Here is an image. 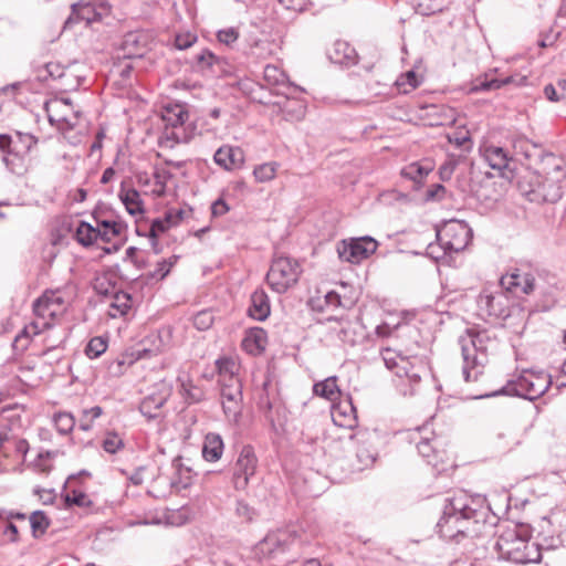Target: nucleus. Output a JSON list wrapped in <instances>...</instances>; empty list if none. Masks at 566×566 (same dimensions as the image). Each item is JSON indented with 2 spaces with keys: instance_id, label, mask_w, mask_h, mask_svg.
Instances as JSON below:
<instances>
[{
  "instance_id": "79ce46f5",
  "label": "nucleus",
  "mask_w": 566,
  "mask_h": 566,
  "mask_svg": "<svg viewBox=\"0 0 566 566\" xmlns=\"http://www.w3.org/2000/svg\"><path fill=\"white\" fill-rule=\"evenodd\" d=\"M144 343H149L150 346L138 350L137 358L139 359L157 356L165 350V344L159 334L149 335Z\"/></svg>"
},
{
  "instance_id": "5701e85b",
  "label": "nucleus",
  "mask_w": 566,
  "mask_h": 566,
  "mask_svg": "<svg viewBox=\"0 0 566 566\" xmlns=\"http://www.w3.org/2000/svg\"><path fill=\"white\" fill-rule=\"evenodd\" d=\"M480 154L488 165L500 172L509 167L512 157L506 149L494 144H484L480 147Z\"/></svg>"
},
{
  "instance_id": "37998d69",
  "label": "nucleus",
  "mask_w": 566,
  "mask_h": 566,
  "mask_svg": "<svg viewBox=\"0 0 566 566\" xmlns=\"http://www.w3.org/2000/svg\"><path fill=\"white\" fill-rule=\"evenodd\" d=\"M50 422L55 427L60 434L70 433L75 426V419L72 413L64 411L54 413Z\"/></svg>"
},
{
  "instance_id": "f03ea898",
  "label": "nucleus",
  "mask_w": 566,
  "mask_h": 566,
  "mask_svg": "<svg viewBox=\"0 0 566 566\" xmlns=\"http://www.w3.org/2000/svg\"><path fill=\"white\" fill-rule=\"evenodd\" d=\"M489 515L490 509L485 504V499L459 491L447 500L437 527L440 535L447 539H455L459 536L475 537L484 533Z\"/></svg>"
},
{
  "instance_id": "a18cd8bd",
  "label": "nucleus",
  "mask_w": 566,
  "mask_h": 566,
  "mask_svg": "<svg viewBox=\"0 0 566 566\" xmlns=\"http://www.w3.org/2000/svg\"><path fill=\"white\" fill-rule=\"evenodd\" d=\"M113 275L109 273H99L93 280V289L101 295H112L115 293V283Z\"/></svg>"
},
{
  "instance_id": "cd10ccee",
  "label": "nucleus",
  "mask_w": 566,
  "mask_h": 566,
  "mask_svg": "<svg viewBox=\"0 0 566 566\" xmlns=\"http://www.w3.org/2000/svg\"><path fill=\"white\" fill-rule=\"evenodd\" d=\"M96 229L98 239L111 242L113 239L122 237L126 232L127 226L118 219H96Z\"/></svg>"
},
{
  "instance_id": "72a5a7b5",
  "label": "nucleus",
  "mask_w": 566,
  "mask_h": 566,
  "mask_svg": "<svg viewBox=\"0 0 566 566\" xmlns=\"http://www.w3.org/2000/svg\"><path fill=\"white\" fill-rule=\"evenodd\" d=\"M169 474L172 476L176 491L187 489L192 483L191 470L187 467H184L181 459L179 458L172 460Z\"/></svg>"
},
{
  "instance_id": "4468645a",
  "label": "nucleus",
  "mask_w": 566,
  "mask_h": 566,
  "mask_svg": "<svg viewBox=\"0 0 566 566\" xmlns=\"http://www.w3.org/2000/svg\"><path fill=\"white\" fill-rule=\"evenodd\" d=\"M377 434L374 431L363 429L349 436L350 448L355 451L359 469H366L374 464L377 457L375 441Z\"/></svg>"
},
{
  "instance_id": "f704fd0d",
  "label": "nucleus",
  "mask_w": 566,
  "mask_h": 566,
  "mask_svg": "<svg viewBox=\"0 0 566 566\" xmlns=\"http://www.w3.org/2000/svg\"><path fill=\"white\" fill-rule=\"evenodd\" d=\"M331 415L338 427L352 428L356 422L355 409L350 402L333 405Z\"/></svg>"
},
{
  "instance_id": "473e14b6",
  "label": "nucleus",
  "mask_w": 566,
  "mask_h": 566,
  "mask_svg": "<svg viewBox=\"0 0 566 566\" xmlns=\"http://www.w3.org/2000/svg\"><path fill=\"white\" fill-rule=\"evenodd\" d=\"M223 440L220 434L210 432L205 437L202 457L210 462L218 461L223 453Z\"/></svg>"
},
{
  "instance_id": "8fccbe9b",
  "label": "nucleus",
  "mask_w": 566,
  "mask_h": 566,
  "mask_svg": "<svg viewBox=\"0 0 566 566\" xmlns=\"http://www.w3.org/2000/svg\"><path fill=\"white\" fill-rule=\"evenodd\" d=\"M446 0H415V7L418 13L431 15L444 9Z\"/></svg>"
},
{
  "instance_id": "c85d7f7f",
  "label": "nucleus",
  "mask_w": 566,
  "mask_h": 566,
  "mask_svg": "<svg viewBox=\"0 0 566 566\" xmlns=\"http://www.w3.org/2000/svg\"><path fill=\"white\" fill-rule=\"evenodd\" d=\"M268 334L260 327L249 329L242 339V348L251 355L261 354L265 349Z\"/></svg>"
},
{
  "instance_id": "a211bd4d",
  "label": "nucleus",
  "mask_w": 566,
  "mask_h": 566,
  "mask_svg": "<svg viewBox=\"0 0 566 566\" xmlns=\"http://www.w3.org/2000/svg\"><path fill=\"white\" fill-rule=\"evenodd\" d=\"M500 284L504 290L515 295H528L535 289V277L530 271L516 268L502 275Z\"/></svg>"
},
{
  "instance_id": "20e7f679",
  "label": "nucleus",
  "mask_w": 566,
  "mask_h": 566,
  "mask_svg": "<svg viewBox=\"0 0 566 566\" xmlns=\"http://www.w3.org/2000/svg\"><path fill=\"white\" fill-rule=\"evenodd\" d=\"M44 111L50 124L55 126L65 138L72 144L80 142V138L76 136H66L67 133L76 128L80 119V111L74 108L70 99L60 97L51 98L44 104Z\"/></svg>"
},
{
  "instance_id": "c03bdc74",
  "label": "nucleus",
  "mask_w": 566,
  "mask_h": 566,
  "mask_svg": "<svg viewBox=\"0 0 566 566\" xmlns=\"http://www.w3.org/2000/svg\"><path fill=\"white\" fill-rule=\"evenodd\" d=\"M221 402L234 399H242V385L239 378H232L231 382H221Z\"/></svg>"
},
{
  "instance_id": "423d86ee",
  "label": "nucleus",
  "mask_w": 566,
  "mask_h": 566,
  "mask_svg": "<svg viewBox=\"0 0 566 566\" xmlns=\"http://www.w3.org/2000/svg\"><path fill=\"white\" fill-rule=\"evenodd\" d=\"M300 264L286 256L275 258L266 274L270 287L276 293H284L298 280Z\"/></svg>"
},
{
  "instance_id": "2f4dec72",
  "label": "nucleus",
  "mask_w": 566,
  "mask_h": 566,
  "mask_svg": "<svg viewBox=\"0 0 566 566\" xmlns=\"http://www.w3.org/2000/svg\"><path fill=\"white\" fill-rule=\"evenodd\" d=\"M249 315L258 321H263L270 315L269 297L263 290H256L251 295V306Z\"/></svg>"
},
{
  "instance_id": "39448f33",
  "label": "nucleus",
  "mask_w": 566,
  "mask_h": 566,
  "mask_svg": "<svg viewBox=\"0 0 566 566\" xmlns=\"http://www.w3.org/2000/svg\"><path fill=\"white\" fill-rule=\"evenodd\" d=\"M161 120L165 125L160 143L167 147L187 142V134L184 124L189 117L188 111L184 104L168 103L163 106L160 112Z\"/></svg>"
},
{
  "instance_id": "9d476101",
  "label": "nucleus",
  "mask_w": 566,
  "mask_h": 566,
  "mask_svg": "<svg viewBox=\"0 0 566 566\" xmlns=\"http://www.w3.org/2000/svg\"><path fill=\"white\" fill-rule=\"evenodd\" d=\"M38 335L43 329L53 327V323L65 310V302L60 291H48L38 298Z\"/></svg>"
},
{
  "instance_id": "4be33fe9",
  "label": "nucleus",
  "mask_w": 566,
  "mask_h": 566,
  "mask_svg": "<svg viewBox=\"0 0 566 566\" xmlns=\"http://www.w3.org/2000/svg\"><path fill=\"white\" fill-rule=\"evenodd\" d=\"M120 50L125 59L143 57L148 50L147 34L138 31L127 33L123 39Z\"/></svg>"
},
{
  "instance_id": "7c9ffc66",
  "label": "nucleus",
  "mask_w": 566,
  "mask_h": 566,
  "mask_svg": "<svg viewBox=\"0 0 566 566\" xmlns=\"http://www.w3.org/2000/svg\"><path fill=\"white\" fill-rule=\"evenodd\" d=\"M313 394L335 405V401H337L342 395L337 384V377L331 376L324 380L315 382L313 386Z\"/></svg>"
},
{
  "instance_id": "2eb2a0df",
  "label": "nucleus",
  "mask_w": 566,
  "mask_h": 566,
  "mask_svg": "<svg viewBox=\"0 0 566 566\" xmlns=\"http://www.w3.org/2000/svg\"><path fill=\"white\" fill-rule=\"evenodd\" d=\"M171 392L172 388L167 381L160 380L154 384L142 399L139 411L148 419L157 418Z\"/></svg>"
},
{
  "instance_id": "4d7b16f0",
  "label": "nucleus",
  "mask_w": 566,
  "mask_h": 566,
  "mask_svg": "<svg viewBox=\"0 0 566 566\" xmlns=\"http://www.w3.org/2000/svg\"><path fill=\"white\" fill-rule=\"evenodd\" d=\"M107 349V343L103 337H93L86 348L85 353L90 358H97Z\"/></svg>"
},
{
  "instance_id": "1a4fd4ad",
  "label": "nucleus",
  "mask_w": 566,
  "mask_h": 566,
  "mask_svg": "<svg viewBox=\"0 0 566 566\" xmlns=\"http://www.w3.org/2000/svg\"><path fill=\"white\" fill-rule=\"evenodd\" d=\"M78 65L73 63L64 66L59 62H48L38 67V80L59 81L62 90H75L80 86L82 76L77 72Z\"/></svg>"
},
{
  "instance_id": "49530a36",
  "label": "nucleus",
  "mask_w": 566,
  "mask_h": 566,
  "mask_svg": "<svg viewBox=\"0 0 566 566\" xmlns=\"http://www.w3.org/2000/svg\"><path fill=\"white\" fill-rule=\"evenodd\" d=\"M196 66L201 72L211 71L214 65L221 63V59L213 54L210 50L205 49L195 56Z\"/></svg>"
},
{
  "instance_id": "aec40b11",
  "label": "nucleus",
  "mask_w": 566,
  "mask_h": 566,
  "mask_svg": "<svg viewBox=\"0 0 566 566\" xmlns=\"http://www.w3.org/2000/svg\"><path fill=\"white\" fill-rule=\"evenodd\" d=\"M170 177V171L163 167H155L151 174L139 172L136 175L138 185L146 188L147 192L155 197H161L165 195L167 182Z\"/></svg>"
},
{
  "instance_id": "de8ad7c7",
  "label": "nucleus",
  "mask_w": 566,
  "mask_h": 566,
  "mask_svg": "<svg viewBox=\"0 0 566 566\" xmlns=\"http://www.w3.org/2000/svg\"><path fill=\"white\" fill-rule=\"evenodd\" d=\"M430 165H421L420 163H411L401 170V175L416 182H420L430 171Z\"/></svg>"
},
{
  "instance_id": "0eeeda50",
  "label": "nucleus",
  "mask_w": 566,
  "mask_h": 566,
  "mask_svg": "<svg viewBox=\"0 0 566 566\" xmlns=\"http://www.w3.org/2000/svg\"><path fill=\"white\" fill-rule=\"evenodd\" d=\"M472 238L470 227L458 220L446 222L441 229L437 231L439 247L444 254L463 251Z\"/></svg>"
},
{
  "instance_id": "e433bc0d",
  "label": "nucleus",
  "mask_w": 566,
  "mask_h": 566,
  "mask_svg": "<svg viewBox=\"0 0 566 566\" xmlns=\"http://www.w3.org/2000/svg\"><path fill=\"white\" fill-rule=\"evenodd\" d=\"M512 82H513L512 76H507L505 78L499 80V78H494V77H489V75L485 74L483 76L476 77L473 81L470 91L473 93H478V92H488V91L499 90L502 86L507 85Z\"/></svg>"
},
{
  "instance_id": "09e8293b",
  "label": "nucleus",
  "mask_w": 566,
  "mask_h": 566,
  "mask_svg": "<svg viewBox=\"0 0 566 566\" xmlns=\"http://www.w3.org/2000/svg\"><path fill=\"white\" fill-rule=\"evenodd\" d=\"M97 239L98 237L96 227H93L87 222L80 223L76 229V240L78 243L87 247L93 244Z\"/></svg>"
},
{
  "instance_id": "69168bd1",
  "label": "nucleus",
  "mask_w": 566,
  "mask_h": 566,
  "mask_svg": "<svg viewBox=\"0 0 566 566\" xmlns=\"http://www.w3.org/2000/svg\"><path fill=\"white\" fill-rule=\"evenodd\" d=\"M171 227L172 224H170L169 218L167 217V214H165L163 219H156L153 221L150 227V235L155 238L160 233L166 232Z\"/></svg>"
},
{
  "instance_id": "bf43d9fd",
  "label": "nucleus",
  "mask_w": 566,
  "mask_h": 566,
  "mask_svg": "<svg viewBox=\"0 0 566 566\" xmlns=\"http://www.w3.org/2000/svg\"><path fill=\"white\" fill-rule=\"evenodd\" d=\"M124 447L123 439L116 432H107L103 440V449L108 453H115Z\"/></svg>"
},
{
  "instance_id": "6e6552de",
  "label": "nucleus",
  "mask_w": 566,
  "mask_h": 566,
  "mask_svg": "<svg viewBox=\"0 0 566 566\" xmlns=\"http://www.w3.org/2000/svg\"><path fill=\"white\" fill-rule=\"evenodd\" d=\"M112 13L108 0H80L72 4V13L65 21V27L84 21L87 25L103 21Z\"/></svg>"
},
{
  "instance_id": "774afa93",
  "label": "nucleus",
  "mask_w": 566,
  "mask_h": 566,
  "mask_svg": "<svg viewBox=\"0 0 566 566\" xmlns=\"http://www.w3.org/2000/svg\"><path fill=\"white\" fill-rule=\"evenodd\" d=\"M0 530L3 532L4 535H9V539L11 542H14L17 539L18 534V527L15 524H13L8 518L3 517L0 514Z\"/></svg>"
},
{
  "instance_id": "6e6d98bb",
  "label": "nucleus",
  "mask_w": 566,
  "mask_h": 566,
  "mask_svg": "<svg viewBox=\"0 0 566 566\" xmlns=\"http://www.w3.org/2000/svg\"><path fill=\"white\" fill-rule=\"evenodd\" d=\"M263 78L269 85L274 86L284 83L285 74L277 66L268 64L264 67Z\"/></svg>"
},
{
  "instance_id": "ea45409f",
  "label": "nucleus",
  "mask_w": 566,
  "mask_h": 566,
  "mask_svg": "<svg viewBox=\"0 0 566 566\" xmlns=\"http://www.w3.org/2000/svg\"><path fill=\"white\" fill-rule=\"evenodd\" d=\"M197 515V511L190 505H184L178 510L170 511L167 514V523L175 526H181L192 521Z\"/></svg>"
},
{
  "instance_id": "5fc2aeb1",
  "label": "nucleus",
  "mask_w": 566,
  "mask_h": 566,
  "mask_svg": "<svg viewBox=\"0 0 566 566\" xmlns=\"http://www.w3.org/2000/svg\"><path fill=\"white\" fill-rule=\"evenodd\" d=\"M103 413V409L99 406L92 407L90 409L83 410V415L80 421V429L83 431H88L93 428V422L95 419L99 418Z\"/></svg>"
},
{
  "instance_id": "864d4df0",
  "label": "nucleus",
  "mask_w": 566,
  "mask_h": 566,
  "mask_svg": "<svg viewBox=\"0 0 566 566\" xmlns=\"http://www.w3.org/2000/svg\"><path fill=\"white\" fill-rule=\"evenodd\" d=\"M223 413L229 422L238 423L242 413V399L222 401Z\"/></svg>"
},
{
  "instance_id": "9b49d317",
  "label": "nucleus",
  "mask_w": 566,
  "mask_h": 566,
  "mask_svg": "<svg viewBox=\"0 0 566 566\" xmlns=\"http://www.w3.org/2000/svg\"><path fill=\"white\" fill-rule=\"evenodd\" d=\"M380 356L385 366L394 371L396 376L406 377L411 384H417L420 380L422 366L417 365L410 358L401 356L390 347L382 348Z\"/></svg>"
},
{
  "instance_id": "f3484780",
  "label": "nucleus",
  "mask_w": 566,
  "mask_h": 566,
  "mask_svg": "<svg viewBox=\"0 0 566 566\" xmlns=\"http://www.w3.org/2000/svg\"><path fill=\"white\" fill-rule=\"evenodd\" d=\"M297 538L298 534L295 530H276L268 533L258 544L256 549L264 556H271L276 553L285 552Z\"/></svg>"
},
{
  "instance_id": "e2e57ef3",
  "label": "nucleus",
  "mask_w": 566,
  "mask_h": 566,
  "mask_svg": "<svg viewBox=\"0 0 566 566\" xmlns=\"http://www.w3.org/2000/svg\"><path fill=\"white\" fill-rule=\"evenodd\" d=\"M177 260H178V256L172 255L168 260H163V261L158 262L157 269L153 273V277H158V279L166 277L168 275V273L170 272L171 268L176 264Z\"/></svg>"
},
{
  "instance_id": "a19ab883",
  "label": "nucleus",
  "mask_w": 566,
  "mask_h": 566,
  "mask_svg": "<svg viewBox=\"0 0 566 566\" xmlns=\"http://www.w3.org/2000/svg\"><path fill=\"white\" fill-rule=\"evenodd\" d=\"M513 149L516 156L526 160L532 159L537 153V146L525 136H517L513 139Z\"/></svg>"
},
{
  "instance_id": "ddd939ff",
  "label": "nucleus",
  "mask_w": 566,
  "mask_h": 566,
  "mask_svg": "<svg viewBox=\"0 0 566 566\" xmlns=\"http://www.w3.org/2000/svg\"><path fill=\"white\" fill-rule=\"evenodd\" d=\"M378 243L370 237L350 239L342 241L337 247V253L340 260L358 264L376 252Z\"/></svg>"
},
{
  "instance_id": "c9c22d12",
  "label": "nucleus",
  "mask_w": 566,
  "mask_h": 566,
  "mask_svg": "<svg viewBox=\"0 0 566 566\" xmlns=\"http://www.w3.org/2000/svg\"><path fill=\"white\" fill-rule=\"evenodd\" d=\"M132 307V298L129 294L120 291H116L112 294L109 302V308L107 314L112 318H117L127 314Z\"/></svg>"
},
{
  "instance_id": "a878e982",
  "label": "nucleus",
  "mask_w": 566,
  "mask_h": 566,
  "mask_svg": "<svg viewBox=\"0 0 566 566\" xmlns=\"http://www.w3.org/2000/svg\"><path fill=\"white\" fill-rule=\"evenodd\" d=\"M118 197L126 211L134 217L142 218L145 213V206L140 193L130 187L120 186Z\"/></svg>"
},
{
  "instance_id": "338daca9",
  "label": "nucleus",
  "mask_w": 566,
  "mask_h": 566,
  "mask_svg": "<svg viewBox=\"0 0 566 566\" xmlns=\"http://www.w3.org/2000/svg\"><path fill=\"white\" fill-rule=\"evenodd\" d=\"M30 340V335L27 328H24L15 336L12 347L17 353H23L28 348Z\"/></svg>"
},
{
  "instance_id": "680f3d73",
  "label": "nucleus",
  "mask_w": 566,
  "mask_h": 566,
  "mask_svg": "<svg viewBox=\"0 0 566 566\" xmlns=\"http://www.w3.org/2000/svg\"><path fill=\"white\" fill-rule=\"evenodd\" d=\"M217 39L220 43L230 46L238 41L239 31L233 27L219 30L217 33Z\"/></svg>"
},
{
  "instance_id": "f257e3e1",
  "label": "nucleus",
  "mask_w": 566,
  "mask_h": 566,
  "mask_svg": "<svg viewBox=\"0 0 566 566\" xmlns=\"http://www.w3.org/2000/svg\"><path fill=\"white\" fill-rule=\"evenodd\" d=\"M463 358L462 375L468 385L473 386L471 397L483 399L500 395L517 396L535 400L543 396L552 385L551 376L543 371L523 370L516 377L499 388L492 389L488 385L484 374L489 357L493 355L499 342L486 331L468 329L459 338Z\"/></svg>"
},
{
  "instance_id": "f8f14e48",
  "label": "nucleus",
  "mask_w": 566,
  "mask_h": 566,
  "mask_svg": "<svg viewBox=\"0 0 566 566\" xmlns=\"http://www.w3.org/2000/svg\"><path fill=\"white\" fill-rule=\"evenodd\" d=\"M478 307L482 316L506 318L510 316L511 300L502 291L484 289L478 297Z\"/></svg>"
},
{
  "instance_id": "0e129e2a",
  "label": "nucleus",
  "mask_w": 566,
  "mask_h": 566,
  "mask_svg": "<svg viewBox=\"0 0 566 566\" xmlns=\"http://www.w3.org/2000/svg\"><path fill=\"white\" fill-rule=\"evenodd\" d=\"M235 513L244 522H252L256 516L255 510L243 501H238Z\"/></svg>"
},
{
  "instance_id": "c756f323",
  "label": "nucleus",
  "mask_w": 566,
  "mask_h": 566,
  "mask_svg": "<svg viewBox=\"0 0 566 566\" xmlns=\"http://www.w3.org/2000/svg\"><path fill=\"white\" fill-rule=\"evenodd\" d=\"M175 490V482L169 471L158 472L148 486V493L156 499H164Z\"/></svg>"
},
{
  "instance_id": "052dcab7",
  "label": "nucleus",
  "mask_w": 566,
  "mask_h": 566,
  "mask_svg": "<svg viewBox=\"0 0 566 566\" xmlns=\"http://www.w3.org/2000/svg\"><path fill=\"white\" fill-rule=\"evenodd\" d=\"M213 314L210 311H201L193 317V326L199 331H206L213 324Z\"/></svg>"
},
{
  "instance_id": "7ed1b4c3",
  "label": "nucleus",
  "mask_w": 566,
  "mask_h": 566,
  "mask_svg": "<svg viewBox=\"0 0 566 566\" xmlns=\"http://www.w3.org/2000/svg\"><path fill=\"white\" fill-rule=\"evenodd\" d=\"M495 548L501 558L516 564L538 563L542 558L538 545L522 536L516 528L504 530L496 539Z\"/></svg>"
},
{
  "instance_id": "603ef678",
  "label": "nucleus",
  "mask_w": 566,
  "mask_h": 566,
  "mask_svg": "<svg viewBox=\"0 0 566 566\" xmlns=\"http://www.w3.org/2000/svg\"><path fill=\"white\" fill-rule=\"evenodd\" d=\"M420 83L421 80L419 78L418 74L415 71H408L401 74L396 81V85L405 94L417 88L420 85Z\"/></svg>"
},
{
  "instance_id": "393cba45",
  "label": "nucleus",
  "mask_w": 566,
  "mask_h": 566,
  "mask_svg": "<svg viewBox=\"0 0 566 566\" xmlns=\"http://www.w3.org/2000/svg\"><path fill=\"white\" fill-rule=\"evenodd\" d=\"M440 446L437 439L421 438L417 443L419 454L426 459L428 464L437 468L446 461V451L439 449Z\"/></svg>"
},
{
  "instance_id": "3c124183",
  "label": "nucleus",
  "mask_w": 566,
  "mask_h": 566,
  "mask_svg": "<svg viewBox=\"0 0 566 566\" xmlns=\"http://www.w3.org/2000/svg\"><path fill=\"white\" fill-rule=\"evenodd\" d=\"M277 164L274 161L264 163L256 166L253 170V176L258 182H268L275 178L277 171Z\"/></svg>"
},
{
  "instance_id": "bb28decb",
  "label": "nucleus",
  "mask_w": 566,
  "mask_h": 566,
  "mask_svg": "<svg viewBox=\"0 0 566 566\" xmlns=\"http://www.w3.org/2000/svg\"><path fill=\"white\" fill-rule=\"evenodd\" d=\"M329 60L339 65H354L357 62L356 50L346 41L337 40L328 52Z\"/></svg>"
},
{
  "instance_id": "58836bf2",
  "label": "nucleus",
  "mask_w": 566,
  "mask_h": 566,
  "mask_svg": "<svg viewBox=\"0 0 566 566\" xmlns=\"http://www.w3.org/2000/svg\"><path fill=\"white\" fill-rule=\"evenodd\" d=\"M273 44L269 40H254L247 51V55L258 61L269 59L273 54Z\"/></svg>"
},
{
  "instance_id": "13d9d810",
  "label": "nucleus",
  "mask_w": 566,
  "mask_h": 566,
  "mask_svg": "<svg viewBox=\"0 0 566 566\" xmlns=\"http://www.w3.org/2000/svg\"><path fill=\"white\" fill-rule=\"evenodd\" d=\"M182 394L190 403L199 402L205 398L203 390L195 386L191 381L182 384Z\"/></svg>"
},
{
  "instance_id": "dca6fc26",
  "label": "nucleus",
  "mask_w": 566,
  "mask_h": 566,
  "mask_svg": "<svg viewBox=\"0 0 566 566\" xmlns=\"http://www.w3.org/2000/svg\"><path fill=\"white\" fill-rule=\"evenodd\" d=\"M258 468V458L250 446H244L240 451L233 467L232 482L237 490H245L250 479L254 476Z\"/></svg>"
},
{
  "instance_id": "4c0bfd02",
  "label": "nucleus",
  "mask_w": 566,
  "mask_h": 566,
  "mask_svg": "<svg viewBox=\"0 0 566 566\" xmlns=\"http://www.w3.org/2000/svg\"><path fill=\"white\" fill-rule=\"evenodd\" d=\"M217 367L219 371V384L221 382H231L232 378H239V364L228 357H223L217 360Z\"/></svg>"
},
{
  "instance_id": "6ab92c4d",
  "label": "nucleus",
  "mask_w": 566,
  "mask_h": 566,
  "mask_svg": "<svg viewBox=\"0 0 566 566\" xmlns=\"http://www.w3.org/2000/svg\"><path fill=\"white\" fill-rule=\"evenodd\" d=\"M322 322L331 324L329 331L335 334L342 343L350 346L356 344V324L349 318L346 311L338 315H328Z\"/></svg>"
},
{
  "instance_id": "b1692460",
  "label": "nucleus",
  "mask_w": 566,
  "mask_h": 566,
  "mask_svg": "<svg viewBox=\"0 0 566 566\" xmlns=\"http://www.w3.org/2000/svg\"><path fill=\"white\" fill-rule=\"evenodd\" d=\"M214 163L226 170H233L244 164V153L240 147L221 146L213 156Z\"/></svg>"
},
{
  "instance_id": "412c9836",
  "label": "nucleus",
  "mask_w": 566,
  "mask_h": 566,
  "mask_svg": "<svg viewBox=\"0 0 566 566\" xmlns=\"http://www.w3.org/2000/svg\"><path fill=\"white\" fill-rule=\"evenodd\" d=\"M314 312L328 315H338L347 308V303L336 291H329L324 296L313 297L308 302Z\"/></svg>"
}]
</instances>
